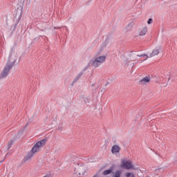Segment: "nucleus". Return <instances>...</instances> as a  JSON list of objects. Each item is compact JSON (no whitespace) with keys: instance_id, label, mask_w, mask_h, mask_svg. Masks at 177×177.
<instances>
[{"instance_id":"1","label":"nucleus","mask_w":177,"mask_h":177,"mask_svg":"<svg viewBox=\"0 0 177 177\" xmlns=\"http://www.w3.org/2000/svg\"><path fill=\"white\" fill-rule=\"evenodd\" d=\"M15 53V47L11 48L10 55L8 57V62L6 64L3 71L1 72L0 75V80H2V78H6L8 77V74H9L10 70H12V67L15 66V63H16V58L12 59V55Z\"/></svg>"},{"instance_id":"2","label":"nucleus","mask_w":177,"mask_h":177,"mask_svg":"<svg viewBox=\"0 0 177 177\" xmlns=\"http://www.w3.org/2000/svg\"><path fill=\"white\" fill-rule=\"evenodd\" d=\"M106 62V56L105 55H101L97 57V58H93L88 63V66L90 67H94V68H96L101 66L102 63H104Z\"/></svg>"},{"instance_id":"3","label":"nucleus","mask_w":177,"mask_h":177,"mask_svg":"<svg viewBox=\"0 0 177 177\" xmlns=\"http://www.w3.org/2000/svg\"><path fill=\"white\" fill-rule=\"evenodd\" d=\"M46 144V139L41 140L40 141H38L32 148L30 152H32L33 154H35V153H38L39 151V149L42 148V147Z\"/></svg>"},{"instance_id":"4","label":"nucleus","mask_w":177,"mask_h":177,"mask_svg":"<svg viewBox=\"0 0 177 177\" xmlns=\"http://www.w3.org/2000/svg\"><path fill=\"white\" fill-rule=\"evenodd\" d=\"M23 15V3L17 5V8L15 12V17L17 19V20H20L21 19V16Z\"/></svg>"},{"instance_id":"5","label":"nucleus","mask_w":177,"mask_h":177,"mask_svg":"<svg viewBox=\"0 0 177 177\" xmlns=\"http://www.w3.org/2000/svg\"><path fill=\"white\" fill-rule=\"evenodd\" d=\"M120 167L124 169H133L132 162L131 160H127V159L122 160Z\"/></svg>"},{"instance_id":"6","label":"nucleus","mask_w":177,"mask_h":177,"mask_svg":"<svg viewBox=\"0 0 177 177\" xmlns=\"http://www.w3.org/2000/svg\"><path fill=\"white\" fill-rule=\"evenodd\" d=\"M161 50H162L160 48L153 50L152 53L149 55H148L149 59V57H154V56H157L158 53L161 52Z\"/></svg>"},{"instance_id":"7","label":"nucleus","mask_w":177,"mask_h":177,"mask_svg":"<svg viewBox=\"0 0 177 177\" xmlns=\"http://www.w3.org/2000/svg\"><path fill=\"white\" fill-rule=\"evenodd\" d=\"M120 150H121V147L117 145H115L111 148V153L112 154H117V153H120Z\"/></svg>"},{"instance_id":"8","label":"nucleus","mask_w":177,"mask_h":177,"mask_svg":"<svg viewBox=\"0 0 177 177\" xmlns=\"http://www.w3.org/2000/svg\"><path fill=\"white\" fill-rule=\"evenodd\" d=\"M150 82V77H145L142 80L139 81V85H147Z\"/></svg>"},{"instance_id":"9","label":"nucleus","mask_w":177,"mask_h":177,"mask_svg":"<svg viewBox=\"0 0 177 177\" xmlns=\"http://www.w3.org/2000/svg\"><path fill=\"white\" fill-rule=\"evenodd\" d=\"M34 153L31 151L28 152V153L26 155V156L24 158V161H30L32 157H34Z\"/></svg>"},{"instance_id":"10","label":"nucleus","mask_w":177,"mask_h":177,"mask_svg":"<svg viewBox=\"0 0 177 177\" xmlns=\"http://www.w3.org/2000/svg\"><path fill=\"white\" fill-rule=\"evenodd\" d=\"M82 75H84V72H81L73 80V82H72V86L74 85V84L75 82H77V81H78V80H80V78H81V77H82Z\"/></svg>"},{"instance_id":"11","label":"nucleus","mask_w":177,"mask_h":177,"mask_svg":"<svg viewBox=\"0 0 177 177\" xmlns=\"http://www.w3.org/2000/svg\"><path fill=\"white\" fill-rule=\"evenodd\" d=\"M146 32H147V27L145 26L140 30V35L143 37V35H146Z\"/></svg>"},{"instance_id":"12","label":"nucleus","mask_w":177,"mask_h":177,"mask_svg":"<svg viewBox=\"0 0 177 177\" xmlns=\"http://www.w3.org/2000/svg\"><path fill=\"white\" fill-rule=\"evenodd\" d=\"M113 172V167L103 171V175H110Z\"/></svg>"},{"instance_id":"13","label":"nucleus","mask_w":177,"mask_h":177,"mask_svg":"<svg viewBox=\"0 0 177 177\" xmlns=\"http://www.w3.org/2000/svg\"><path fill=\"white\" fill-rule=\"evenodd\" d=\"M121 174H122V171L117 170L116 171H115L113 177H121Z\"/></svg>"},{"instance_id":"14","label":"nucleus","mask_w":177,"mask_h":177,"mask_svg":"<svg viewBox=\"0 0 177 177\" xmlns=\"http://www.w3.org/2000/svg\"><path fill=\"white\" fill-rule=\"evenodd\" d=\"M138 57H145L143 59V62L146 61L147 59H149V55H146V54H142V55H137Z\"/></svg>"},{"instance_id":"15","label":"nucleus","mask_w":177,"mask_h":177,"mask_svg":"<svg viewBox=\"0 0 177 177\" xmlns=\"http://www.w3.org/2000/svg\"><path fill=\"white\" fill-rule=\"evenodd\" d=\"M126 176L127 177H131V176L133 177V174L128 172L126 174Z\"/></svg>"},{"instance_id":"16","label":"nucleus","mask_w":177,"mask_h":177,"mask_svg":"<svg viewBox=\"0 0 177 177\" xmlns=\"http://www.w3.org/2000/svg\"><path fill=\"white\" fill-rule=\"evenodd\" d=\"M152 21H153V19L151 18H150V19H149V20L147 21V24H151Z\"/></svg>"},{"instance_id":"17","label":"nucleus","mask_w":177,"mask_h":177,"mask_svg":"<svg viewBox=\"0 0 177 177\" xmlns=\"http://www.w3.org/2000/svg\"><path fill=\"white\" fill-rule=\"evenodd\" d=\"M13 145V141H10L8 144V147H10Z\"/></svg>"},{"instance_id":"18","label":"nucleus","mask_w":177,"mask_h":177,"mask_svg":"<svg viewBox=\"0 0 177 177\" xmlns=\"http://www.w3.org/2000/svg\"><path fill=\"white\" fill-rule=\"evenodd\" d=\"M32 121H33V119H32V118H30L29 119V122H31Z\"/></svg>"},{"instance_id":"19","label":"nucleus","mask_w":177,"mask_h":177,"mask_svg":"<svg viewBox=\"0 0 177 177\" xmlns=\"http://www.w3.org/2000/svg\"><path fill=\"white\" fill-rule=\"evenodd\" d=\"M2 162H3V160L0 161V164H2Z\"/></svg>"},{"instance_id":"20","label":"nucleus","mask_w":177,"mask_h":177,"mask_svg":"<svg viewBox=\"0 0 177 177\" xmlns=\"http://www.w3.org/2000/svg\"><path fill=\"white\" fill-rule=\"evenodd\" d=\"M91 86H92V87L95 86V84H93L91 85Z\"/></svg>"},{"instance_id":"21","label":"nucleus","mask_w":177,"mask_h":177,"mask_svg":"<svg viewBox=\"0 0 177 177\" xmlns=\"http://www.w3.org/2000/svg\"><path fill=\"white\" fill-rule=\"evenodd\" d=\"M86 70V68L84 69V71Z\"/></svg>"},{"instance_id":"22","label":"nucleus","mask_w":177,"mask_h":177,"mask_svg":"<svg viewBox=\"0 0 177 177\" xmlns=\"http://www.w3.org/2000/svg\"><path fill=\"white\" fill-rule=\"evenodd\" d=\"M85 103H86V100H85Z\"/></svg>"}]
</instances>
